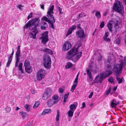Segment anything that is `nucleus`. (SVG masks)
I'll return each instance as SVG.
<instances>
[{
    "mask_svg": "<svg viewBox=\"0 0 126 126\" xmlns=\"http://www.w3.org/2000/svg\"><path fill=\"white\" fill-rule=\"evenodd\" d=\"M11 110V108L8 106H7L5 108L6 112L8 113L10 112Z\"/></svg>",
    "mask_w": 126,
    "mask_h": 126,
    "instance_id": "obj_44",
    "label": "nucleus"
},
{
    "mask_svg": "<svg viewBox=\"0 0 126 126\" xmlns=\"http://www.w3.org/2000/svg\"><path fill=\"white\" fill-rule=\"evenodd\" d=\"M20 45H18V47H17V51H20Z\"/></svg>",
    "mask_w": 126,
    "mask_h": 126,
    "instance_id": "obj_59",
    "label": "nucleus"
},
{
    "mask_svg": "<svg viewBox=\"0 0 126 126\" xmlns=\"http://www.w3.org/2000/svg\"><path fill=\"white\" fill-rule=\"evenodd\" d=\"M77 106V103H76V104H71L70 106V110L74 111L76 109Z\"/></svg>",
    "mask_w": 126,
    "mask_h": 126,
    "instance_id": "obj_24",
    "label": "nucleus"
},
{
    "mask_svg": "<svg viewBox=\"0 0 126 126\" xmlns=\"http://www.w3.org/2000/svg\"><path fill=\"white\" fill-rule=\"evenodd\" d=\"M39 104V102L38 101H36L33 106V108L34 109H36Z\"/></svg>",
    "mask_w": 126,
    "mask_h": 126,
    "instance_id": "obj_40",
    "label": "nucleus"
},
{
    "mask_svg": "<svg viewBox=\"0 0 126 126\" xmlns=\"http://www.w3.org/2000/svg\"><path fill=\"white\" fill-rule=\"evenodd\" d=\"M69 94V93L68 92L66 94L64 95L63 100V101L64 102H65L66 101V99L68 98Z\"/></svg>",
    "mask_w": 126,
    "mask_h": 126,
    "instance_id": "obj_38",
    "label": "nucleus"
},
{
    "mask_svg": "<svg viewBox=\"0 0 126 126\" xmlns=\"http://www.w3.org/2000/svg\"><path fill=\"white\" fill-rule=\"evenodd\" d=\"M60 117L61 116L60 114V111L59 110H57V114L55 118L56 121V125L57 123L58 124L59 123V120Z\"/></svg>",
    "mask_w": 126,
    "mask_h": 126,
    "instance_id": "obj_17",
    "label": "nucleus"
},
{
    "mask_svg": "<svg viewBox=\"0 0 126 126\" xmlns=\"http://www.w3.org/2000/svg\"><path fill=\"white\" fill-rule=\"evenodd\" d=\"M74 112V111L71 110H69L67 113L68 114V116L70 117H72L73 114Z\"/></svg>",
    "mask_w": 126,
    "mask_h": 126,
    "instance_id": "obj_31",
    "label": "nucleus"
},
{
    "mask_svg": "<svg viewBox=\"0 0 126 126\" xmlns=\"http://www.w3.org/2000/svg\"><path fill=\"white\" fill-rule=\"evenodd\" d=\"M111 59L110 58H109L107 59L106 64L107 65V67L108 68H110V64H111Z\"/></svg>",
    "mask_w": 126,
    "mask_h": 126,
    "instance_id": "obj_33",
    "label": "nucleus"
},
{
    "mask_svg": "<svg viewBox=\"0 0 126 126\" xmlns=\"http://www.w3.org/2000/svg\"><path fill=\"white\" fill-rule=\"evenodd\" d=\"M24 107L26 111L28 112L30 111V106L29 105L26 104L25 105Z\"/></svg>",
    "mask_w": 126,
    "mask_h": 126,
    "instance_id": "obj_39",
    "label": "nucleus"
},
{
    "mask_svg": "<svg viewBox=\"0 0 126 126\" xmlns=\"http://www.w3.org/2000/svg\"><path fill=\"white\" fill-rule=\"evenodd\" d=\"M109 33L108 32H105L104 37H103L104 40L107 42H109L110 41V39L107 37L108 36Z\"/></svg>",
    "mask_w": 126,
    "mask_h": 126,
    "instance_id": "obj_20",
    "label": "nucleus"
},
{
    "mask_svg": "<svg viewBox=\"0 0 126 126\" xmlns=\"http://www.w3.org/2000/svg\"><path fill=\"white\" fill-rule=\"evenodd\" d=\"M76 35L78 38H81L84 36V32L82 30H79L76 32Z\"/></svg>",
    "mask_w": 126,
    "mask_h": 126,
    "instance_id": "obj_12",
    "label": "nucleus"
},
{
    "mask_svg": "<svg viewBox=\"0 0 126 126\" xmlns=\"http://www.w3.org/2000/svg\"><path fill=\"white\" fill-rule=\"evenodd\" d=\"M113 11L117 12L121 15H123L124 12V7L122 3L117 1L114 3L112 7Z\"/></svg>",
    "mask_w": 126,
    "mask_h": 126,
    "instance_id": "obj_5",
    "label": "nucleus"
},
{
    "mask_svg": "<svg viewBox=\"0 0 126 126\" xmlns=\"http://www.w3.org/2000/svg\"><path fill=\"white\" fill-rule=\"evenodd\" d=\"M108 13V11H107L105 12L103 14V16H106L107 15V14Z\"/></svg>",
    "mask_w": 126,
    "mask_h": 126,
    "instance_id": "obj_56",
    "label": "nucleus"
},
{
    "mask_svg": "<svg viewBox=\"0 0 126 126\" xmlns=\"http://www.w3.org/2000/svg\"><path fill=\"white\" fill-rule=\"evenodd\" d=\"M13 51L12 53L10 54L8 57V60L6 64V67H8L11 63V62L14 53V50L13 49H12Z\"/></svg>",
    "mask_w": 126,
    "mask_h": 126,
    "instance_id": "obj_14",
    "label": "nucleus"
},
{
    "mask_svg": "<svg viewBox=\"0 0 126 126\" xmlns=\"http://www.w3.org/2000/svg\"><path fill=\"white\" fill-rule=\"evenodd\" d=\"M120 39L119 38H118L115 39L114 42L115 43L118 45L120 43Z\"/></svg>",
    "mask_w": 126,
    "mask_h": 126,
    "instance_id": "obj_43",
    "label": "nucleus"
},
{
    "mask_svg": "<svg viewBox=\"0 0 126 126\" xmlns=\"http://www.w3.org/2000/svg\"><path fill=\"white\" fill-rule=\"evenodd\" d=\"M126 60V57H125L123 58L121 56L119 58V63L115 65L113 68V71L115 73L116 75H119L123 69V66L126 65L125 61Z\"/></svg>",
    "mask_w": 126,
    "mask_h": 126,
    "instance_id": "obj_2",
    "label": "nucleus"
},
{
    "mask_svg": "<svg viewBox=\"0 0 126 126\" xmlns=\"http://www.w3.org/2000/svg\"><path fill=\"white\" fill-rule=\"evenodd\" d=\"M78 49L74 47L70 50L68 53V58L72 59L73 61L76 62L80 58L82 54L81 52L77 53Z\"/></svg>",
    "mask_w": 126,
    "mask_h": 126,
    "instance_id": "obj_3",
    "label": "nucleus"
},
{
    "mask_svg": "<svg viewBox=\"0 0 126 126\" xmlns=\"http://www.w3.org/2000/svg\"><path fill=\"white\" fill-rule=\"evenodd\" d=\"M112 72L110 70L105 71L104 72L102 73L104 75V78H106L112 74Z\"/></svg>",
    "mask_w": 126,
    "mask_h": 126,
    "instance_id": "obj_21",
    "label": "nucleus"
},
{
    "mask_svg": "<svg viewBox=\"0 0 126 126\" xmlns=\"http://www.w3.org/2000/svg\"><path fill=\"white\" fill-rule=\"evenodd\" d=\"M52 98L55 101H56V100L58 99V97L56 95L53 96Z\"/></svg>",
    "mask_w": 126,
    "mask_h": 126,
    "instance_id": "obj_50",
    "label": "nucleus"
},
{
    "mask_svg": "<svg viewBox=\"0 0 126 126\" xmlns=\"http://www.w3.org/2000/svg\"><path fill=\"white\" fill-rule=\"evenodd\" d=\"M58 11L59 12L60 14H62L63 13V12L62 11V9L60 7H58Z\"/></svg>",
    "mask_w": 126,
    "mask_h": 126,
    "instance_id": "obj_46",
    "label": "nucleus"
},
{
    "mask_svg": "<svg viewBox=\"0 0 126 126\" xmlns=\"http://www.w3.org/2000/svg\"><path fill=\"white\" fill-rule=\"evenodd\" d=\"M118 97H119V98L121 99H123V97L121 96V95H119L118 96Z\"/></svg>",
    "mask_w": 126,
    "mask_h": 126,
    "instance_id": "obj_61",
    "label": "nucleus"
},
{
    "mask_svg": "<svg viewBox=\"0 0 126 126\" xmlns=\"http://www.w3.org/2000/svg\"><path fill=\"white\" fill-rule=\"evenodd\" d=\"M51 112V110L50 109H46L42 113V115H44L47 113H50Z\"/></svg>",
    "mask_w": 126,
    "mask_h": 126,
    "instance_id": "obj_25",
    "label": "nucleus"
},
{
    "mask_svg": "<svg viewBox=\"0 0 126 126\" xmlns=\"http://www.w3.org/2000/svg\"><path fill=\"white\" fill-rule=\"evenodd\" d=\"M23 7L24 6H22L21 4H19L18 6V8L21 11H22L23 10V8H22V7Z\"/></svg>",
    "mask_w": 126,
    "mask_h": 126,
    "instance_id": "obj_49",
    "label": "nucleus"
},
{
    "mask_svg": "<svg viewBox=\"0 0 126 126\" xmlns=\"http://www.w3.org/2000/svg\"><path fill=\"white\" fill-rule=\"evenodd\" d=\"M86 72L87 75L89 76L90 79H92V76L91 72L90 71V70L88 69L86 70Z\"/></svg>",
    "mask_w": 126,
    "mask_h": 126,
    "instance_id": "obj_35",
    "label": "nucleus"
},
{
    "mask_svg": "<svg viewBox=\"0 0 126 126\" xmlns=\"http://www.w3.org/2000/svg\"><path fill=\"white\" fill-rule=\"evenodd\" d=\"M40 21L39 18H35L29 21L25 24V28H29L31 29V27L32 26H33L34 28L33 29V31L30 33L29 35V37L31 38L35 39L36 38V36L38 32V31L35 28L38 25Z\"/></svg>",
    "mask_w": 126,
    "mask_h": 126,
    "instance_id": "obj_1",
    "label": "nucleus"
},
{
    "mask_svg": "<svg viewBox=\"0 0 126 126\" xmlns=\"http://www.w3.org/2000/svg\"><path fill=\"white\" fill-rule=\"evenodd\" d=\"M121 25L119 23L115 24L114 27L116 29V31L119 30L121 29Z\"/></svg>",
    "mask_w": 126,
    "mask_h": 126,
    "instance_id": "obj_28",
    "label": "nucleus"
},
{
    "mask_svg": "<svg viewBox=\"0 0 126 126\" xmlns=\"http://www.w3.org/2000/svg\"><path fill=\"white\" fill-rule=\"evenodd\" d=\"M45 92L50 96L51 94L52 91L50 88H48L46 89Z\"/></svg>",
    "mask_w": 126,
    "mask_h": 126,
    "instance_id": "obj_27",
    "label": "nucleus"
},
{
    "mask_svg": "<svg viewBox=\"0 0 126 126\" xmlns=\"http://www.w3.org/2000/svg\"><path fill=\"white\" fill-rule=\"evenodd\" d=\"M93 92H91V93H90V94L89 95V96L88 97L89 98H91L92 95H93Z\"/></svg>",
    "mask_w": 126,
    "mask_h": 126,
    "instance_id": "obj_55",
    "label": "nucleus"
},
{
    "mask_svg": "<svg viewBox=\"0 0 126 126\" xmlns=\"http://www.w3.org/2000/svg\"><path fill=\"white\" fill-rule=\"evenodd\" d=\"M32 13H30V14L28 15V19H29V18H31L32 17Z\"/></svg>",
    "mask_w": 126,
    "mask_h": 126,
    "instance_id": "obj_51",
    "label": "nucleus"
},
{
    "mask_svg": "<svg viewBox=\"0 0 126 126\" xmlns=\"http://www.w3.org/2000/svg\"><path fill=\"white\" fill-rule=\"evenodd\" d=\"M72 47L71 44L68 42H66L63 46V48L65 50H68Z\"/></svg>",
    "mask_w": 126,
    "mask_h": 126,
    "instance_id": "obj_15",
    "label": "nucleus"
},
{
    "mask_svg": "<svg viewBox=\"0 0 126 126\" xmlns=\"http://www.w3.org/2000/svg\"><path fill=\"white\" fill-rule=\"evenodd\" d=\"M43 51L46 52L48 54H50L51 55L53 54L52 51L51 49H49L46 48L45 49H43Z\"/></svg>",
    "mask_w": 126,
    "mask_h": 126,
    "instance_id": "obj_29",
    "label": "nucleus"
},
{
    "mask_svg": "<svg viewBox=\"0 0 126 126\" xmlns=\"http://www.w3.org/2000/svg\"><path fill=\"white\" fill-rule=\"evenodd\" d=\"M58 100L54 101L53 99L48 100L47 102V105L49 107H51L53 105L56 104L58 102Z\"/></svg>",
    "mask_w": 126,
    "mask_h": 126,
    "instance_id": "obj_13",
    "label": "nucleus"
},
{
    "mask_svg": "<svg viewBox=\"0 0 126 126\" xmlns=\"http://www.w3.org/2000/svg\"><path fill=\"white\" fill-rule=\"evenodd\" d=\"M20 51H17L16 53V61L15 64L16 67H18L17 64L19 63V57L20 56Z\"/></svg>",
    "mask_w": 126,
    "mask_h": 126,
    "instance_id": "obj_11",
    "label": "nucleus"
},
{
    "mask_svg": "<svg viewBox=\"0 0 126 126\" xmlns=\"http://www.w3.org/2000/svg\"><path fill=\"white\" fill-rule=\"evenodd\" d=\"M64 90L63 89L60 88L59 89V92L60 93H62L64 91Z\"/></svg>",
    "mask_w": 126,
    "mask_h": 126,
    "instance_id": "obj_53",
    "label": "nucleus"
},
{
    "mask_svg": "<svg viewBox=\"0 0 126 126\" xmlns=\"http://www.w3.org/2000/svg\"><path fill=\"white\" fill-rule=\"evenodd\" d=\"M48 32L46 31L41 35V36L40 38V39L41 40V43L44 45H46L48 40Z\"/></svg>",
    "mask_w": 126,
    "mask_h": 126,
    "instance_id": "obj_7",
    "label": "nucleus"
},
{
    "mask_svg": "<svg viewBox=\"0 0 126 126\" xmlns=\"http://www.w3.org/2000/svg\"><path fill=\"white\" fill-rule=\"evenodd\" d=\"M47 27V24L45 22H42L41 24V28L42 30H45Z\"/></svg>",
    "mask_w": 126,
    "mask_h": 126,
    "instance_id": "obj_22",
    "label": "nucleus"
},
{
    "mask_svg": "<svg viewBox=\"0 0 126 126\" xmlns=\"http://www.w3.org/2000/svg\"><path fill=\"white\" fill-rule=\"evenodd\" d=\"M113 23V21H110L107 24V26L108 29L110 31L112 32V24Z\"/></svg>",
    "mask_w": 126,
    "mask_h": 126,
    "instance_id": "obj_19",
    "label": "nucleus"
},
{
    "mask_svg": "<svg viewBox=\"0 0 126 126\" xmlns=\"http://www.w3.org/2000/svg\"><path fill=\"white\" fill-rule=\"evenodd\" d=\"M102 59V56L101 55H100L98 57L97 59V60L98 61H100Z\"/></svg>",
    "mask_w": 126,
    "mask_h": 126,
    "instance_id": "obj_52",
    "label": "nucleus"
},
{
    "mask_svg": "<svg viewBox=\"0 0 126 126\" xmlns=\"http://www.w3.org/2000/svg\"><path fill=\"white\" fill-rule=\"evenodd\" d=\"M111 90V89L110 87L109 89L107 90L105 92V94L106 95H108L110 93Z\"/></svg>",
    "mask_w": 126,
    "mask_h": 126,
    "instance_id": "obj_48",
    "label": "nucleus"
},
{
    "mask_svg": "<svg viewBox=\"0 0 126 126\" xmlns=\"http://www.w3.org/2000/svg\"><path fill=\"white\" fill-rule=\"evenodd\" d=\"M117 88V87L116 86L114 87L113 89V90L114 91V92H115Z\"/></svg>",
    "mask_w": 126,
    "mask_h": 126,
    "instance_id": "obj_60",
    "label": "nucleus"
},
{
    "mask_svg": "<svg viewBox=\"0 0 126 126\" xmlns=\"http://www.w3.org/2000/svg\"><path fill=\"white\" fill-rule=\"evenodd\" d=\"M104 77V75L102 73L98 75L94 80V82L96 83L101 82L103 79Z\"/></svg>",
    "mask_w": 126,
    "mask_h": 126,
    "instance_id": "obj_10",
    "label": "nucleus"
},
{
    "mask_svg": "<svg viewBox=\"0 0 126 126\" xmlns=\"http://www.w3.org/2000/svg\"><path fill=\"white\" fill-rule=\"evenodd\" d=\"M109 82H110L111 83H113L114 82V79L112 77H110L109 78L108 80Z\"/></svg>",
    "mask_w": 126,
    "mask_h": 126,
    "instance_id": "obj_41",
    "label": "nucleus"
},
{
    "mask_svg": "<svg viewBox=\"0 0 126 126\" xmlns=\"http://www.w3.org/2000/svg\"><path fill=\"white\" fill-rule=\"evenodd\" d=\"M24 66L25 70L26 72L30 73L32 71V67L30 65L29 61L28 60H26L24 62Z\"/></svg>",
    "mask_w": 126,
    "mask_h": 126,
    "instance_id": "obj_9",
    "label": "nucleus"
},
{
    "mask_svg": "<svg viewBox=\"0 0 126 126\" xmlns=\"http://www.w3.org/2000/svg\"><path fill=\"white\" fill-rule=\"evenodd\" d=\"M113 22H114L115 23H116L115 24H119V22L118 21V19L117 18H115L114 19L113 21Z\"/></svg>",
    "mask_w": 126,
    "mask_h": 126,
    "instance_id": "obj_45",
    "label": "nucleus"
},
{
    "mask_svg": "<svg viewBox=\"0 0 126 126\" xmlns=\"http://www.w3.org/2000/svg\"><path fill=\"white\" fill-rule=\"evenodd\" d=\"M104 26V22L103 21H102L100 23V27L102 28H103Z\"/></svg>",
    "mask_w": 126,
    "mask_h": 126,
    "instance_id": "obj_47",
    "label": "nucleus"
},
{
    "mask_svg": "<svg viewBox=\"0 0 126 126\" xmlns=\"http://www.w3.org/2000/svg\"><path fill=\"white\" fill-rule=\"evenodd\" d=\"M22 63H20L18 66V70L20 71L21 73H23L24 72V70L22 68Z\"/></svg>",
    "mask_w": 126,
    "mask_h": 126,
    "instance_id": "obj_26",
    "label": "nucleus"
},
{
    "mask_svg": "<svg viewBox=\"0 0 126 126\" xmlns=\"http://www.w3.org/2000/svg\"><path fill=\"white\" fill-rule=\"evenodd\" d=\"M20 108H19L18 107H17L16 108V109L15 110L16 111H17L19 110L20 109Z\"/></svg>",
    "mask_w": 126,
    "mask_h": 126,
    "instance_id": "obj_62",
    "label": "nucleus"
},
{
    "mask_svg": "<svg viewBox=\"0 0 126 126\" xmlns=\"http://www.w3.org/2000/svg\"><path fill=\"white\" fill-rule=\"evenodd\" d=\"M117 76L116 77V80L118 81V84H120L122 82L123 79L124 80V79L123 77L121 78H120L118 77L119 75Z\"/></svg>",
    "mask_w": 126,
    "mask_h": 126,
    "instance_id": "obj_32",
    "label": "nucleus"
},
{
    "mask_svg": "<svg viewBox=\"0 0 126 126\" xmlns=\"http://www.w3.org/2000/svg\"><path fill=\"white\" fill-rule=\"evenodd\" d=\"M44 65L46 68H50L51 67V60L49 56H46L44 58Z\"/></svg>",
    "mask_w": 126,
    "mask_h": 126,
    "instance_id": "obj_8",
    "label": "nucleus"
},
{
    "mask_svg": "<svg viewBox=\"0 0 126 126\" xmlns=\"http://www.w3.org/2000/svg\"><path fill=\"white\" fill-rule=\"evenodd\" d=\"M41 20L42 21L43 20L46 22H49L50 21L48 18L45 16H44L42 17Z\"/></svg>",
    "mask_w": 126,
    "mask_h": 126,
    "instance_id": "obj_37",
    "label": "nucleus"
},
{
    "mask_svg": "<svg viewBox=\"0 0 126 126\" xmlns=\"http://www.w3.org/2000/svg\"><path fill=\"white\" fill-rule=\"evenodd\" d=\"M73 65L72 63L70 62H68L67 63V65L65 66V68L66 69H68L70 68Z\"/></svg>",
    "mask_w": 126,
    "mask_h": 126,
    "instance_id": "obj_34",
    "label": "nucleus"
},
{
    "mask_svg": "<svg viewBox=\"0 0 126 126\" xmlns=\"http://www.w3.org/2000/svg\"><path fill=\"white\" fill-rule=\"evenodd\" d=\"M76 28V26L75 25L71 27L68 29L67 33L66 35V36L67 37L68 35L72 33V31L75 30Z\"/></svg>",
    "mask_w": 126,
    "mask_h": 126,
    "instance_id": "obj_16",
    "label": "nucleus"
},
{
    "mask_svg": "<svg viewBox=\"0 0 126 126\" xmlns=\"http://www.w3.org/2000/svg\"><path fill=\"white\" fill-rule=\"evenodd\" d=\"M78 79L77 78H76L74 81V83H75V84H77L78 82Z\"/></svg>",
    "mask_w": 126,
    "mask_h": 126,
    "instance_id": "obj_57",
    "label": "nucleus"
},
{
    "mask_svg": "<svg viewBox=\"0 0 126 126\" xmlns=\"http://www.w3.org/2000/svg\"><path fill=\"white\" fill-rule=\"evenodd\" d=\"M40 6L41 7V8L43 9V10H44V4H40Z\"/></svg>",
    "mask_w": 126,
    "mask_h": 126,
    "instance_id": "obj_54",
    "label": "nucleus"
},
{
    "mask_svg": "<svg viewBox=\"0 0 126 126\" xmlns=\"http://www.w3.org/2000/svg\"><path fill=\"white\" fill-rule=\"evenodd\" d=\"M54 8V5H50L47 12V17L51 20L49 22L50 24L51 27L53 29L54 28L53 23L55 22V20L53 16V14H54L53 10Z\"/></svg>",
    "mask_w": 126,
    "mask_h": 126,
    "instance_id": "obj_4",
    "label": "nucleus"
},
{
    "mask_svg": "<svg viewBox=\"0 0 126 126\" xmlns=\"http://www.w3.org/2000/svg\"><path fill=\"white\" fill-rule=\"evenodd\" d=\"M119 103L118 102H116L115 100L113 99L111 103V106L112 108L115 107Z\"/></svg>",
    "mask_w": 126,
    "mask_h": 126,
    "instance_id": "obj_23",
    "label": "nucleus"
},
{
    "mask_svg": "<svg viewBox=\"0 0 126 126\" xmlns=\"http://www.w3.org/2000/svg\"><path fill=\"white\" fill-rule=\"evenodd\" d=\"M77 84H73L70 90L72 92H73V91H72V90H74L75 89V88L77 87Z\"/></svg>",
    "mask_w": 126,
    "mask_h": 126,
    "instance_id": "obj_42",
    "label": "nucleus"
},
{
    "mask_svg": "<svg viewBox=\"0 0 126 126\" xmlns=\"http://www.w3.org/2000/svg\"><path fill=\"white\" fill-rule=\"evenodd\" d=\"M19 114L22 116L23 119L24 120L28 117V114L25 112L20 111L19 112Z\"/></svg>",
    "mask_w": 126,
    "mask_h": 126,
    "instance_id": "obj_18",
    "label": "nucleus"
},
{
    "mask_svg": "<svg viewBox=\"0 0 126 126\" xmlns=\"http://www.w3.org/2000/svg\"><path fill=\"white\" fill-rule=\"evenodd\" d=\"M31 125L30 123L28 124L26 126H31Z\"/></svg>",
    "mask_w": 126,
    "mask_h": 126,
    "instance_id": "obj_64",
    "label": "nucleus"
},
{
    "mask_svg": "<svg viewBox=\"0 0 126 126\" xmlns=\"http://www.w3.org/2000/svg\"><path fill=\"white\" fill-rule=\"evenodd\" d=\"M95 16L96 17L100 19L101 18V16L100 13L99 11H95Z\"/></svg>",
    "mask_w": 126,
    "mask_h": 126,
    "instance_id": "obj_36",
    "label": "nucleus"
},
{
    "mask_svg": "<svg viewBox=\"0 0 126 126\" xmlns=\"http://www.w3.org/2000/svg\"><path fill=\"white\" fill-rule=\"evenodd\" d=\"M82 108H84L85 107V102H83L82 103Z\"/></svg>",
    "mask_w": 126,
    "mask_h": 126,
    "instance_id": "obj_58",
    "label": "nucleus"
},
{
    "mask_svg": "<svg viewBox=\"0 0 126 126\" xmlns=\"http://www.w3.org/2000/svg\"><path fill=\"white\" fill-rule=\"evenodd\" d=\"M80 24H79L78 25V26H77V27H78L80 29H81V28L80 27Z\"/></svg>",
    "mask_w": 126,
    "mask_h": 126,
    "instance_id": "obj_63",
    "label": "nucleus"
},
{
    "mask_svg": "<svg viewBox=\"0 0 126 126\" xmlns=\"http://www.w3.org/2000/svg\"><path fill=\"white\" fill-rule=\"evenodd\" d=\"M50 96L48 95V94H47V93L45 92L43 94L42 98L43 100H46Z\"/></svg>",
    "mask_w": 126,
    "mask_h": 126,
    "instance_id": "obj_30",
    "label": "nucleus"
},
{
    "mask_svg": "<svg viewBox=\"0 0 126 126\" xmlns=\"http://www.w3.org/2000/svg\"><path fill=\"white\" fill-rule=\"evenodd\" d=\"M46 72L45 70L41 69L38 71L36 76V79L38 81H40L44 78L46 73Z\"/></svg>",
    "mask_w": 126,
    "mask_h": 126,
    "instance_id": "obj_6",
    "label": "nucleus"
}]
</instances>
